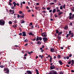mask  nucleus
<instances>
[{"label": "nucleus", "instance_id": "nucleus-1", "mask_svg": "<svg viewBox=\"0 0 74 74\" xmlns=\"http://www.w3.org/2000/svg\"><path fill=\"white\" fill-rule=\"evenodd\" d=\"M3 71L5 73L9 74V73H10V70H9V69L8 68H4Z\"/></svg>", "mask_w": 74, "mask_h": 74}, {"label": "nucleus", "instance_id": "nucleus-2", "mask_svg": "<svg viewBox=\"0 0 74 74\" xmlns=\"http://www.w3.org/2000/svg\"><path fill=\"white\" fill-rule=\"evenodd\" d=\"M5 24V21L3 19L0 20V25L1 26H4Z\"/></svg>", "mask_w": 74, "mask_h": 74}, {"label": "nucleus", "instance_id": "nucleus-3", "mask_svg": "<svg viewBox=\"0 0 74 74\" xmlns=\"http://www.w3.org/2000/svg\"><path fill=\"white\" fill-rule=\"evenodd\" d=\"M42 36V37H47V35H46V33L45 32H43L42 34L41 35Z\"/></svg>", "mask_w": 74, "mask_h": 74}, {"label": "nucleus", "instance_id": "nucleus-4", "mask_svg": "<svg viewBox=\"0 0 74 74\" xmlns=\"http://www.w3.org/2000/svg\"><path fill=\"white\" fill-rule=\"evenodd\" d=\"M13 4H14V7H16V5H17L19 6V4L18 3L16 4V2H15V1L13 2Z\"/></svg>", "mask_w": 74, "mask_h": 74}, {"label": "nucleus", "instance_id": "nucleus-5", "mask_svg": "<svg viewBox=\"0 0 74 74\" xmlns=\"http://www.w3.org/2000/svg\"><path fill=\"white\" fill-rule=\"evenodd\" d=\"M69 34H71V36L70 37H74V33H71V31H70L69 32Z\"/></svg>", "mask_w": 74, "mask_h": 74}, {"label": "nucleus", "instance_id": "nucleus-6", "mask_svg": "<svg viewBox=\"0 0 74 74\" xmlns=\"http://www.w3.org/2000/svg\"><path fill=\"white\" fill-rule=\"evenodd\" d=\"M27 73H25V74H32V73L30 71H27Z\"/></svg>", "mask_w": 74, "mask_h": 74}, {"label": "nucleus", "instance_id": "nucleus-7", "mask_svg": "<svg viewBox=\"0 0 74 74\" xmlns=\"http://www.w3.org/2000/svg\"><path fill=\"white\" fill-rule=\"evenodd\" d=\"M42 39L45 42V41H47V40H48V38H43Z\"/></svg>", "mask_w": 74, "mask_h": 74}, {"label": "nucleus", "instance_id": "nucleus-8", "mask_svg": "<svg viewBox=\"0 0 74 74\" xmlns=\"http://www.w3.org/2000/svg\"><path fill=\"white\" fill-rule=\"evenodd\" d=\"M55 68V66L54 65H53V66H50V70H53Z\"/></svg>", "mask_w": 74, "mask_h": 74}, {"label": "nucleus", "instance_id": "nucleus-9", "mask_svg": "<svg viewBox=\"0 0 74 74\" xmlns=\"http://www.w3.org/2000/svg\"><path fill=\"white\" fill-rule=\"evenodd\" d=\"M22 33L23 34V36H26V33L25 32H23Z\"/></svg>", "mask_w": 74, "mask_h": 74}, {"label": "nucleus", "instance_id": "nucleus-10", "mask_svg": "<svg viewBox=\"0 0 74 74\" xmlns=\"http://www.w3.org/2000/svg\"><path fill=\"white\" fill-rule=\"evenodd\" d=\"M58 62H59V63H60V65H62V64H63V62H62V61H61V60H60L58 61Z\"/></svg>", "mask_w": 74, "mask_h": 74}, {"label": "nucleus", "instance_id": "nucleus-11", "mask_svg": "<svg viewBox=\"0 0 74 74\" xmlns=\"http://www.w3.org/2000/svg\"><path fill=\"white\" fill-rule=\"evenodd\" d=\"M51 52H55V49L53 48H51Z\"/></svg>", "mask_w": 74, "mask_h": 74}, {"label": "nucleus", "instance_id": "nucleus-12", "mask_svg": "<svg viewBox=\"0 0 74 74\" xmlns=\"http://www.w3.org/2000/svg\"><path fill=\"white\" fill-rule=\"evenodd\" d=\"M59 33V30L58 29H56L55 34H58Z\"/></svg>", "mask_w": 74, "mask_h": 74}, {"label": "nucleus", "instance_id": "nucleus-13", "mask_svg": "<svg viewBox=\"0 0 74 74\" xmlns=\"http://www.w3.org/2000/svg\"><path fill=\"white\" fill-rule=\"evenodd\" d=\"M72 15V13H70L69 14V19H71V16Z\"/></svg>", "mask_w": 74, "mask_h": 74}, {"label": "nucleus", "instance_id": "nucleus-14", "mask_svg": "<svg viewBox=\"0 0 74 74\" xmlns=\"http://www.w3.org/2000/svg\"><path fill=\"white\" fill-rule=\"evenodd\" d=\"M68 26H66L64 27V29H65V30H67V29H68Z\"/></svg>", "mask_w": 74, "mask_h": 74}, {"label": "nucleus", "instance_id": "nucleus-15", "mask_svg": "<svg viewBox=\"0 0 74 74\" xmlns=\"http://www.w3.org/2000/svg\"><path fill=\"white\" fill-rule=\"evenodd\" d=\"M57 58L58 59H60L61 58V56L60 55H58L57 56Z\"/></svg>", "mask_w": 74, "mask_h": 74}, {"label": "nucleus", "instance_id": "nucleus-16", "mask_svg": "<svg viewBox=\"0 0 74 74\" xmlns=\"http://www.w3.org/2000/svg\"><path fill=\"white\" fill-rule=\"evenodd\" d=\"M52 74H57V72H56V71H53L52 72Z\"/></svg>", "mask_w": 74, "mask_h": 74}, {"label": "nucleus", "instance_id": "nucleus-17", "mask_svg": "<svg viewBox=\"0 0 74 74\" xmlns=\"http://www.w3.org/2000/svg\"><path fill=\"white\" fill-rule=\"evenodd\" d=\"M39 38H40V37H39V36H37L36 39V41H38V40H39Z\"/></svg>", "mask_w": 74, "mask_h": 74}, {"label": "nucleus", "instance_id": "nucleus-18", "mask_svg": "<svg viewBox=\"0 0 74 74\" xmlns=\"http://www.w3.org/2000/svg\"><path fill=\"white\" fill-rule=\"evenodd\" d=\"M73 18L74 19V14L72 15V16L71 17V19H73Z\"/></svg>", "mask_w": 74, "mask_h": 74}, {"label": "nucleus", "instance_id": "nucleus-19", "mask_svg": "<svg viewBox=\"0 0 74 74\" xmlns=\"http://www.w3.org/2000/svg\"><path fill=\"white\" fill-rule=\"evenodd\" d=\"M29 34L30 36H34V34H33L32 32H30Z\"/></svg>", "mask_w": 74, "mask_h": 74}, {"label": "nucleus", "instance_id": "nucleus-20", "mask_svg": "<svg viewBox=\"0 0 74 74\" xmlns=\"http://www.w3.org/2000/svg\"><path fill=\"white\" fill-rule=\"evenodd\" d=\"M56 12V9H54L53 10V13H55Z\"/></svg>", "mask_w": 74, "mask_h": 74}, {"label": "nucleus", "instance_id": "nucleus-21", "mask_svg": "<svg viewBox=\"0 0 74 74\" xmlns=\"http://www.w3.org/2000/svg\"><path fill=\"white\" fill-rule=\"evenodd\" d=\"M13 27H14V28H16V27H17V25H13Z\"/></svg>", "mask_w": 74, "mask_h": 74}, {"label": "nucleus", "instance_id": "nucleus-22", "mask_svg": "<svg viewBox=\"0 0 74 74\" xmlns=\"http://www.w3.org/2000/svg\"><path fill=\"white\" fill-rule=\"evenodd\" d=\"M71 35V34H67L66 35V37H67V38H68V37H69V36H70V35Z\"/></svg>", "mask_w": 74, "mask_h": 74}, {"label": "nucleus", "instance_id": "nucleus-23", "mask_svg": "<svg viewBox=\"0 0 74 74\" xmlns=\"http://www.w3.org/2000/svg\"><path fill=\"white\" fill-rule=\"evenodd\" d=\"M4 67H5V66L3 65H1L0 66V67H1V68H4Z\"/></svg>", "mask_w": 74, "mask_h": 74}, {"label": "nucleus", "instance_id": "nucleus-24", "mask_svg": "<svg viewBox=\"0 0 74 74\" xmlns=\"http://www.w3.org/2000/svg\"><path fill=\"white\" fill-rule=\"evenodd\" d=\"M21 21H22L21 22V24H22V23H25V21L23 20H21Z\"/></svg>", "mask_w": 74, "mask_h": 74}, {"label": "nucleus", "instance_id": "nucleus-25", "mask_svg": "<svg viewBox=\"0 0 74 74\" xmlns=\"http://www.w3.org/2000/svg\"><path fill=\"white\" fill-rule=\"evenodd\" d=\"M24 16H25V15H22V16L20 15V18H23Z\"/></svg>", "mask_w": 74, "mask_h": 74}, {"label": "nucleus", "instance_id": "nucleus-26", "mask_svg": "<svg viewBox=\"0 0 74 74\" xmlns=\"http://www.w3.org/2000/svg\"><path fill=\"white\" fill-rule=\"evenodd\" d=\"M12 12H13L12 13H11V14H12V15H13L15 13V12H14V10H12Z\"/></svg>", "mask_w": 74, "mask_h": 74}, {"label": "nucleus", "instance_id": "nucleus-27", "mask_svg": "<svg viewBox=\"0 0 74 74\" xmlns=\"http://www.w3.org/2000/svg\"><path fill=\"white\" fill-rule=\"evenodd\" d=\"M36 74H39V73L38 72V69H36Z\"/></svg>", "mask_w": 74, "mask_h": 74}, {"label": "nucleus", "instance_id": "nucleus-28", "mask_svg": "<svg viewBox=\"0 0 74 74\" xmlns=\"http://www.w3.org/2000/svg\"><path fill=\"white\" fill-rule=\"evenodd\" d=\"M62 14H63V12H60L58 13V15H60Z\"/></svg>", "mask_w": 74, "mask_h": 74}, {"label": "nucleus", "instance_id": "nucleus-29", "mask_svg": "<svg viewBox=\"0 0 74 74\" xmlns=\"http://www.w3.org/2000/svg\"><path fill=\"white\" fill-rule=\"evenodd\" d=\"M37 44H40H40H41V42H40V41H38L37 42Z\"/></svg>", "mask_w": 74, "mask_h": 74}, {"label": "nucleus", "instance_id": "nucleus-30", "mask_svg": "<svg viewBox=\"0 0 74 74\" xmlns=\"http://www.w3.org/2000/svg\"><path fill=\"white\" fill-rule=\"evenodd\" d=\"M60 10H62L63 9V5H62L60 7Z\"/></svg>", "mask_w": 74, "mask_h": 74}, {"label": "nucleus", "instance_id": "nucleus-31", "mask_svg": "<svg viewBox=\"0 0 74 74\" xmlns=\"http://www.w3.org/2000/svg\"><path fill=\"white\" fill-rule=\"evenodd\" d=\"M9 24L10 25H11L12 23V22L11 21H10L9 22Z\"/></svg>", "mask_w": 74, "mask_h": 74}, {"label": "nucleus", "instance_id": "nucleus-32", "mask_svg": "<svg viewBox=\"0 0 74 74\" xmlns=\"http://www.w3.org/2000/svg\"><path fill=\"white\" fill-rule=\"evenodd\" d=\"M58 40H60L61 39V37L59 36H58Z\"/></svg>", "mask_w": 74, "mask_h": 74}, {"label": "nucleus", "instance_id": "nucleus-33", "mask_svg": "<svg viewBox=\"0 0 74 74\" xmlns=\"http://www.w3.org/2000/svg\"><path fill=\"white\" fill-rule=\"evenodd\" d=\"M71 62H72V64H74V60H71Z\"/></svg>", "mask_w": 74, "mask_h": 74}, {"label": "nucleus", "instance_id": "nucleus-34", "mask_svg": "<svg viewBox=\"0 0 74 74\" xmlns=\"http://www.w3.org/2000/svg\"><path fill=\"white\" fill-rule=\"evenodd\" d=\"M15 7H14V6H13L12 7H11V8L13 10H14V9L15 8Z\"/></svg>", "mask_w": 74, "mask_h": 74}, {"label": "nucleus", "instance_id": "nucleus-35", "mask_svg": "<svg viewBox=\"0 0 74 74\" xmlns=\"http://www.w3.org/2000/svg\"><path fill=\"white\" fill-rule=\"evenodd\" d=\"M47 10H51V8L49 7H47Z\"/></svg>", "mask_w": 74, "mask_h": 74}, {"label": "nucleus", "instance_id": "nucleus-36", "mask_svg": "<svg viewBox=\"0 0 74 74\" xmlns=\"http://www.w3.org/2000/svg\"><path fill=\"white\" fill-rule=\"evenodd\" d=\"M57 12H60V10L58 9L57 10Z\"/></svg>", "mask_w": 74, "mask_h": 74}, {"label": "nucleus", "instance_id": "nucleus-37", "mask_svg": "<svg viewBox=\"0 0 74 74\" xmlns=\"http://www.w3.org/2000/svg\"><path fill=\"white\" fill-rule=\"evenodd\" d=\"M69 25H70V26H72V25H73V23L72 22L70 23H69Z\"/></svg>", "mask_w": 74, "mask_h": 74}, {"label": "nucleus", "instance_id": "nucleus-38", "mask_svg": "<svg viewBox=\"0 0 74 74\" xmlns=\"http://www.w3.org/2000/svg\"><path fill=\"white\" fill-rule=\"evenodd\" d=\"M39 40L41 41L42 40V38L41 37H39Z\"/></svg>", "mask_w": 74, "mask_h": 74}, {"label": "nucleus", "instance_id": "nucleus-39", "mask_svg": "<svg viewBox=\"0 0 74 74\" xmlns=\"http://www.w3.org/2000/svg\"><path fill=\"white\" fill-rule=\"evenodd\" d=\"M42 12V13H46V11H44Z\"/></svg>", "mask_w": 74, "mask_h": 74}, {"label": "nucleus", "instance_id": "nucleus-40", "mask_svg": "<svg viewBox=\"0 0 74 74\" xmlns=\"http://www.w3.org/2000/svg\"><path fill=\"white\" fill-rule=\"evenodd\" d=\"M42 8L43 10H46V8H44V7H43Z\"/></svg>", "mask_w": 74, "mask_h": 74}, {"label": "nucleus", "instance_id": "nucleus-41", "mask_svg": "<svg viewBox=\"0 0 74 74\" xmlns=\"http://www.w3.org/2000/svg\"><path fill=\"white\" fill-rule=\"evenodd\" d=\"M24 41H25V42H28V40H27V39L25 40H24Z\"/></svg>", "mask_w": 74, "mask_h": 74}, {"label": "nucleus", "instance_id": "nucleus-42", "mask_svg": "<svg viewBox=\"0 0 74 74\" xmlns=\"http://www.w3.org/2000/svg\"><path fill=\"white\" fill-rule=\"evenodd\" d=\"M14 23H17V21H16V19L15 21H14Z\"/></svg>", "mask_w": 74, "mask_h": 74}, {"label": "nucleus", "instance_id": "nucleus-43", "mask_svg": "<svg viewBox=\"0 0 74 74\" xmlns=\"http://www.w3.org/2000/svg\"><path fill=\"white\" fill-rule=\"evenodd\" d=\"M39 57H40V58H41L42 59H43V58H42V56H41V55H39Z\"/></svg>", "mask_w": 74, "mask_h": 74}, {"label": "nucleus", "instance_id": "nucleus-44", "mask_svg": "<svg viewBox=\"0 0 74 74\" xmlns=\"http://www.w3.org/2000/svg\"><path fill=\"white\" fill-rule=\"evenodd\" d=\"M17 15H18V16H17V17L18 18H21V16H20L19 15L17 14Z\"/></svg>", "mask_w": 74, "mask_h": 74}, {"label": "nucleus", "instance_id": "nucleus-45", "mask_svg": "<svg viewBox=\"0 0 74 74\" xmlns=\"http://www.w3.org/2000/svg\"><path fill=\"white\" fill-rule=\"evenodd\" d=\"M62 33L63 32H58V33L59 34H62Z\"/></svg>", "mask_w": 74, "mask_h": 74}, {"label": "nucleus", "instance_id": "nucleus-46", "mask_svg": "<svg viewBox=\"0 0 74 74\" xmlns=\"http://www.w3.org/2000/svg\"><path fill=\"white\" fill-rule=\"evenodd\" d=\"M39 8V7H35V9H36V10H38V9Z\"/></svg>", "mask_w": 74, "mask_h": 74}, {"label": "nucleus", "instance_id": "nucleus-47", "mask_svg": "<svg viewBox=\"0 0 74 74\" xmlns=\"http://www.w3.org/2000/svg\"><path fill=\"white\" fill-rule=\"evenodd\" d=\"M36 38H35L33 40V39H32V41H36Z\"/></svg>", "mask_w": 74, "mask_h": 74}, {"label": "nucleus", "instance_id": "nucleus-48", "mask_svg": "<svg viewBox=\"0 0 74 74\" xmlns=\"http://www.w3.org/2000/svg\"><path fill=\"white\" fill-rule=\"evenodd\" d=\"M23 59H24V60H25V59H26V57H24L23 58Z\"/></svg>", "mask_w": 74, "mask_h": 74}, {"label": "nucleus", "instance_id": "nucleus-49", "mask_svg": "<svg viewBox=\"0 0 74 74\" xmlns=\"http://www.w3.org/2000/svg\"><path fill=\"white\" fill-rule=\"evenodd\" d=\"M55 17H58V16L57 15V14H55Z\"/></svg>", "mask_w": 74, "mask_h": 74}, {"label": "nucleus", "instance_id": "nucleus-50", "mask_svg": "<svg viewBox=\"0 0 74 74\" xmlns=\"http://www.w3.org/2000/svg\"><path fill=\"white\" fill-rule=\"evenodd\" d=\"M52 12V10H50L49 11V12Z\"/></svg>", "mask_w": 74, "mask_h": 74}, {"label": "nucleus", "instance_id": "nucleus-51", "mask_svg": "<svg viewBox=\"0 0 74 74\" xmlns=\"http://www.w3.org/2000/svg\"><path fill=\"white\" fill-rule=\"evenodd\" d=\"M19 14H22V11H20L19 12Z\"/></svg>", "mask_w": 74, "mask_h": 74}, {"label": "nucleus", "instance_id": "nucleus-52", "mask_svg": "<svg viewBox=\"0 0 74 74\" xmlns=\"http://www.w3.org/2000/svg\"><path fill=\"white\" fill-rule=\"evenodd\" d=\"M31 25H33V23H30V24L29 25V26H30Z\"/></svg>", "mask_w": 74, "mask_h": 74}, {"label": "nucleus", "instance_id": "nucleus-53", "mask_svg": "<svg viewBox=\"0 0 74 74\" xmlns=\"http://www.w3.org/2000/svg\"><path fill=\"white\" fill-rule=\"evenodd\" d=\"M63 7L64 9H65V4L63 6Z\"/></svg>", "mask_w": 74, "mask_h": 74}, {"label": "nucleus", "instance_id": "nucleus-54", "mask_svg": "<svg viewBox=\"0 0 74 74\" xmlns=\"http://www.w3.org/2000/svg\"><path fill=\"white\" fill-rule=\"evenodd\" d=\"M50 16H52L53 15V14H52V13H50Z\"/></svg>", "mask_w": 74, "mask_h": 74}, {"label": "nucleus", "instance_id": "nucleus-55", "mask_svg": "<svg viewBox=\"0 0 74 74\" xmlns=\"http://www.w3.org/2000/svg\"><path fill=\"white\" fill-rule=\"evenodd\" d=\"M69 56V57H71V56H72V54H70Z\"/></svg>", "mask_w": 74, "mask_h": 74}, {"label": "nucleus", "instance_id": "nucleus-56", "mask_svg": "<svg viewBox=\"0 0 74 74\" xmlns=\"http://www.w3.org/2000/svg\"><path fill=\"white\" fill-rule=\"evenodd\" d=\"M31 27H32V29H33V28H34V26H33V25H32L31 26Z\"/></svg>", "mask_w": 74, "mask_h": 74}, {"label": "nucleus", "instance_id": "nucleus-57", "mask_svg": "<svg viewBox=\"0 0 74 74\" xmlns=\"http://www.w3.org/2000/svg\"><path fill=\"white\" fill-rule=\"evenodd\" d=\"M68 64H71V61H70L69 62H68Z\"/></svg>", "mask_w": 74, "mask_h": 74}, {"label": "nucleus", "instance_id": "nucleus-58", "mask_svg": "<svg viewBox=\"0 0 74 74\" xmlns=\"http://www.w3.org/2000/svg\"><path fill=\"white\" fill-rule=\"evenodd\" d=\"M52 57L51 56H50V60H52Z\"/></svg>", "mask_w": 74, "mask_h": 74}, {"label": "nucleus", "instance_id": "nucleus-59", "mask_svg": "<svg viewBox=\"0 0 74 74\" xmlns=\"http://www.w3.org/2000/svg\"><path fill=\"white\" fill-rule=\"evenodd\" d=\"M19 36H21V35H22V33H20L19 34Z\"/></svg>", "mask_w": 74, "mask_h": 74}, {"label": "nucleus", "instance_id": "nucleus-60", "mask_svg": "<svg viewBox=\"0 0 74 74\" xmlns=\"http://www.w3.org/2000/svg\"><path fill=\"white\" fill-rule=\"evenodd\" d=\"M71 72L72 73H74V71L73 70H71Z\"/></svg>", "mask_w": 74, "mask_h": 74}, {"label": "nucleus", "instance_id": "nucleus-61", "mask_svg": "<svg viewBox=\"0 0 74 74\" xmlns=\"http://www.w3.org/2000/svg\"><path fill=\"white\" fill-rule=\"evenodd\" d=\"M54 58L55 59H56V56H54Z\"/></svg>", "mask_w": 74, "mask_h": 74}, {"label": "nucleus", "instance_id": "nucleus-62", "mask_svg": "<svg viewBox=\"0 0 74 74\" xmlns=\"http://www.w3.org/2000/svg\"><path fill=\"white\" fill-rule=\"evenodd\" d=\"M29 7L27 6H26V9H27L28 10V9H29Z\"/></svg>", "mask_w": 74, "mask_h": 74}, {"label": "nucleus", "instance_id": "nucleus-63", "mask_svg": "<svg viewBox=\"0 0 74 74\" xmlns=\"http://www.w3.org/2000/svg\"><path fill=\"white\" fill-rule=\"evenodd\" d=\"M9 5H11V3L10 2H9Z\"/></svg>", "mask_w": 74, "mask_h": 74}, {"label": "nucleus", "instance_id": "nucleus-64", "mask_svg": "<svg viewBox=\"0 0 74 74\" xmlns=\"http://www.w3.org/2000/svg\"><path fill=\"white\" fill-rule=\"evenodd\" d=\"M69 56H68V57H66V59H69Z\"/></svg>", "mask_w": 74, "mask_h": 74}]
</instances>
